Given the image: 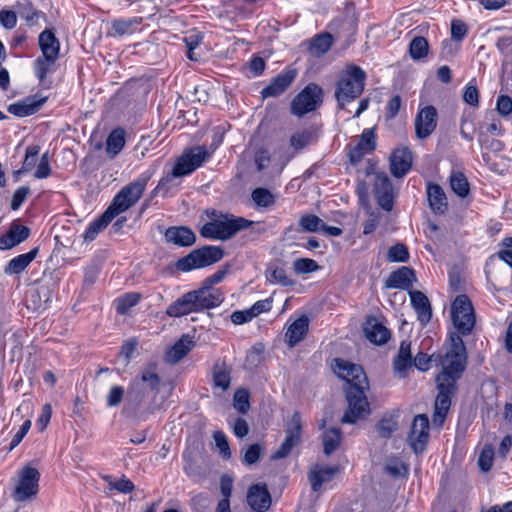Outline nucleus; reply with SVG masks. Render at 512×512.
Instances as JSON below:
<instances>
[{"label": "nucleus", "instance_id": "5", "mask_svg": "<svg viewBox=\"0 0 512 512\" xmlns=\"http://www.w3.org/2000/svg\"><path fill=\"white\" fill-rule=\"evenodd\" d=\"M152 175L151 171H145L134 181L125 185L115 195L108 209L112 210L114 215L117 216L134 206L143 195Z\"/></svg>", "mask_w": 512, "mask_h": 512}, {"label": "nucleus", "instance_id": "13", "mask_svg": "<svg viewBox=\"0 0 512 512\" xmlns=\"http://www.w3.org/2000/svg\"><path fill=\"white\" fill-rule=\"evenodd\" d=\"M333 369L338 377L346 380L349 386L369 388L367 376L360 365L341 358L334 359Z\"/></svg>", "mask_w": 512, "mask_h": 512}, {"label": "nucleus", "instance_id": "57", "mask_svg": "<svg viewBox=\"0 0 512 512\" xmlns=\"http://www.w3.org/2000/svg\"><path fill=\"white\" fill-rule=\"evenodd\" d=\"M262 451L263 448L258 443L249 445L244 452L242 461L247 465H253L259 461Z\"/></svg>", "mask_w": 512, "mask_h": 512}, {"label": "nucleus", "instance_id": "8", "mask_svg": "<svg viewBox=\"0 0 512 512\" xmlns=\"http://www.w3.org/2000/svg\"><path fill=\"white\" fill-rule=\"evenodd\" d=\"M451 316L457 334L469 335L475 325V312L469 297L465 294L458 295L451 306Z\"/></svg>", "mask_w": 512, "mask_h": 512}, {"label": "nucleus", "instance_id": "40", "mask_svg": "<svg viewBox=\"0 0 512 512\" xmlns=\"http://www.w3.org/2000/svg\"><path fill=\"white\" fill-rule=\"evenodd\" d=\"M412 354H411V343L408 341H402L400 344L399 352L394 359V369L401 376H404L407 368L412 366Z\"/></svg>", "mask_w": 512, "mask_h": 512}, {"label": "nucleus", "instance_id": "47", "mask_svg": "<svg viewBox=\"0 0 512 512\" xmlns=\"http://www.w3.org/2000/svg\"><path fill=\"white\" fill-rule=\"evenodd\" d=\"M251 198L257 207L268 208L275 204V196L266 188H256Z\"/></svg>", "mask_w": 512, "mask_h": 512}, {"label": "nucleus", "instance_id": "64", "mask_svg": "<svg viewBox=\"0 0 512 512\" xmlns=\"http://www.w3.org/2000/svg\"><path fill=\"white\" fill-rule=\"evenodd\" d=\"M39 152L40 147L38 145H31L27 147L25 159L22 165L23 171H29L34 167L35 158L38 156Z\"/></svg>", "mask_w": 512, "mask_h": 512}, {"label": "nucleus", "instance_id": "63", "mask_svg": "<svg viewBox=\"0 0 512 512\" xmlns=\"http://www.w3.org/2000/svg\"><path fill=\"white\" fill-rule=\"evenodd\" d=\"M193 512H209V497L204 493H199L191 499Z\"/></svg>", "mask_w": 512, "mask_h": 512}, {"label": "nucleus", "instance_id": "35", "mask_svg": "<svg viewBox=\"0 0 512 512\" xmlns=\"http://www.w3.org/2000/svg\"><path fill=\"white\" fill-rule=\"evenodd\" d=\"M131 382L144 385L149 387V389L159 392L161 378L157 372V365L155 363H150L143 368L141 372L131 380Z\"/></svg>", "mask_w": 512, "mask_h": 512}, {"label": "nucleus", "instance_id": "4", "mask_svg": "<svg viewBox=\"0 0 512 512\" xmlns=\"http://www.w3.org/2000/svg\"><path fill=\"white\" fill-rule=\"evenodd\" d=\"M449 340L450 349L445 355V358L442 362L443 369L438 376H444L446 380L453 379V382L457 383L466 368V347L462 337L459 334L451 333Z\"/></svg>", "mask_w": 512, "mask_h": 512}, {"label": "nucleus", "instance_id": "36", "mask_svg": "<svg viewBox=\"0 0 512 512\" xmlns=\"http://www.w3.org/2000/svg\"><path fill=\"white\" fill-rule=\"evenodd\" d=\"M38 247L32 249L28 253L18 255L11 259L4 268L7 275H15L23 272L28 265L36 258L38 254Z\"/></svg>", "mask_w": 512, "mask_h": 512}, {"label": "nucleus", "instance_id": "46", "mask_svg": "<svg viewBox=\"0 0 512 512\" xmlns=\"http://www.w3.org/2000/svg\"><path fill=\"white\" fill-rule=\"evenodd\" d=\"M141 299V294L136 292L126 293L121 297H118L114 302L116 311L120 315H125L130 308L138 304Z\"/></svg>", "mask_w": 512, "mask_h": 512}, {"label": "nucleus", "instance_id": "2", "mask_svg": "<svg viewBox=\"0 0 512 512\" xmlns=\"http://www.w3.org/2000/svg\"><path fill=\"white\" fill-rule=\"evenodd\" d=\"M158 393L144 385L130 382L123 411L130 416L145 420L158 409L156 404Z\"/></svg>", "mask_w": 512, "mask_h": 512}, {"label": "nucleus", "instance_id": "38", "mask_svg": "<svg viewBox=\"0 0 512 512\" xmlns=\"http://www.w3.org/2000/svg\"><path fill=\"white\" fill-rule=\"evenodd\" d=\"M116 216L110 209H106V211L96 220H94L87 228L84 233L85 241H93L100 231L108 226V224L115 218Z\"/></svg>", "mask_w": 512, "mask_h": 512}, {"label": "nucleus", "instance_id": "54", "mask_svg": "<svg viewBox=\"0 0 512 512\" xmlns=\"http://www.w3.org/2000/svg\"><path fill=\"white\" fill-rule=\"evenodd\" d=\"M463 100L465 103L472 107L479 105V91L477 89L475 80L470 81L464 88Z\"/></svg>", "mask_w": 512, "mask_h": 512}, {"label": "nucleus", "instance_id": "9", "mask_svg": "<svg viewBox=\"0 0 512 512\" xmlns=\"http://www.w3.org/2000/svg\"><path fill=\"white\" fill-rule=\"evenodd\" d=\"M438 395L435 399L432 421L437 426H442L451 405V397L457 391L456 382L446 380L444 376L436 377Z\"/></svg>", "mask_w": 512, "mask_h": 512}, {"label": "nucleus", "instance_id": "12", "mask_svg": "<svg viewBox=\"0 0 512 512\" xmlns=\"http://www.w3.org/2000/svg\"><path fill=\"white\" fill-rule=\"evenodd\" d=\"M39 471L31 466H25L19 473V481L13 492L16 502H23L38 492Z\"/></svg>", "mask_w": 512, "mask_h": 512}, {"label": "nucleus", "instance_id": "62", "mask_svg": "<svg viewBox=\"0 0 512 512\" xmlns=\"http://www.w3.org/2000/svg\"><path fill=\"white\" fill-rule=\"evenodd\" d=\"M269 280L273 283L281 284L282 286L292 285V281L287 276L285 269L281 267H275L270 270Z\"/></svg>", "mask_w": 512, "mask_h": 512}, {"label": "nucleus", "instance_id": "55", "mask_svg": "<svg viewBox=\"0 0 512 512\" xmlns=\"http://www.w3.org/2000/svg\"><path fill=\"white\" fill-rule=\"evenodd\" d=\"M249 393L245 389H239L234 394V408L242 414L249 410Z\"/></svg>", "mask_w": 512, "mask_h": 512}, {"label": "nucleus", "instance_id": "56", "mask_svg": "<svg viewBox=\"0 0 512 512\" xmlns=\"http://www.w3.org/2000/svg\"><path fill=\"white\" fill-rule=\"evenodd\" d=\"M494 449L492 446H485L478 458V465L481 471L488 472L493 465Z\"/></svg>", "mask_w": 512, "mask_h": 512}, {"label": "nucleus", "instance_id": "58", "mask_svg": "<svg viewBox=\"0 0 512 512\" xmlns=\"http://www.w3.org/2000/svg\"><path fill=\"white\" fill-rule=\"evenodd\" d=\"M213 438L222 458L229 459L231 457V451L226 435L222 431H216Z\"/></svg>", "mask_w": 512, "mask_h": 512}, {"label": "nucleus", "instance_id": "11", "mask_svg": "<svg viewBox=\"0 0 512 512\" xmlns=\"http://www.w3.org/2000/svg\"><path fill=\"white\" fill-rule=\"evenodd\" d=\"M301 432V415L298 411H295L287 424V428L285 430V440L279 449L271 455L270 459L276 461L286 458L291 453L292 449L299 444L301 439Z\"/></svg>", "mask_w": 512, "mask_h": 512}, {"label": "nucleus", "instance_id": "52", "mask_svg": "<svg viewBox=\"0 0 512 512\" xmlns=\"http://www.w3.org/2000/svg\"><path fill=\"white\" fill-rule=\"evenodd\" d=\"M293 269L297 274H308L319 269L317 262L310 258H299L294 261Z\"/></svg>", "mask_w": 512, "mask_h": 512}, {"label": "nucleus", "instance_id": "33", "mask_svg": "<svg viewBox=\"0 0 512 512\" xmlns=\"http://www.w3.org/2000/svg\"><path fill=\"white\" fill-rule=\"evenodd\" d=\"M192 312H198L192 291L185 293L174 301L166 311L170 317H181Z\"/></svg>", "mask_w": 512, "mask_h": 512}, {"label": "nucleus", "instance_id": "29", "mask_svg": "<svg viewBox=\"0 0 512 512\" xmlns=\"http://www.w3.org/2000/svg\"><path fill=\"white\" fill-rule=\"evenodd\" d=\"M363 330L366 338L377 345L385 344L390 338L389 330L372 316L367 318Z\"/></svg>", "mask_w": 512, "mask_h": 512}, {"label": "nucleus", "instance_id": "20", "mask_svg": "<svg viewBox=\"0 0 512 512\" xmlns=\"http://www.w3.org/2000/svg\"><path fill=\"white\" fill-rule=\"evenodd\" d=\"M412 153L408 148H397L390 156V172L395 178L404 177L411 169Z\"/></svg>", "mask_w": 512, "mask_h": 512}, {"label": "nucleus", "instance_id": "39", "mask_svg": "<svg viewBox=\"0 0 512 512\" xmlns=\"http://www.w3.org/2000/svg\"><path fill=\"white\" fill-rule=\"evenodd\" d=\"M339 471L338 466H327L309 473V481L313 491H318L321 486L330 481Z\"/></svg>", "mask_w": 512, "mask_h": 512}, {"label": "nucleus", "instance_id": "49", "mask_svg": "<svg viewBox=\"0 0 512 512\" xmlns=\"http://www.w3.org/2000/svg\"><path fill=\"white\" fill-rule=\"evenodd\" d=\"M322 225V219L314 214H305L299 219V226L306 232H317L321 229Z\"/></svg>", "mask_w": 512, "mask_h": 512}, {"label": "nucleus", "instance_id": "31", "mask_svg": "<svg viewBox=\"0 0 512 512\" xmlns=\"http://www.w3.org/2000/svg\"><path fill=\"white\" fill-rule=\"evenodd\" d=\"M427 198L433 213L443 215L448 210V201L442 187L438 184L428 183Z\"/></svg>", "mask_w": 512, "mask_h": 512}, {"label": "nucleus", "instance_id": "43", "mask_svg": "<svg viewBox=\"0 0 512 512\" xmlns=\"http://www.w3.org/2000/svg\"><path fill=\"white\" fill-rule=\"evenodd\" d=\"M342 440L341 430L331 428L323 434V447L326 455L332 454L340 445Z\"/></svg>", "mask_w": 512, "mask_h": 512}, {"label": "nucleus", "instance_id": "26", "mask_svg": "<svg viewBox=\"0 0 512 512\" xmlns=\"http://www.w3.org/2000/svg\"><path fill=\"white\" fill-rule=\"evenodd\" d=\"M232 368L224 360H217L212 367V383L214 391L226 392L231 385Z\"/></svg>", "mask_w": 512, "mask_h": 512}, {"label": "nucleus", "instance_id": "53", "mask_svg": "<svg viewBox=\"0 0 512 512\" xmlns=\"http://www.w3.org/2000/svg\"><path fill=\"white\" fill-rule=\"evenodd\" d=\"M398 428L397 420L393 417H384L377 424V432L383 438H388Z\"/></svg>", "mask_w": 512, "mask_h": 512}, {"label": "nucleus", "instance_id": "24", "mask_svg": "<svg viewBox=\"0 0 512 512\" xmlns=\"http://www.w3.org/2000/svg\"><path fill=\"white\" fill-rule=\"evenodd\" d=\"M164 238L167 243L179 247H190L196 242L195 233L187 226L169 227L164 233Z\"/></svg>", "mask_w": 512, "mask_h": 512}, {"label": "nucleus", "instance_id": "37", "mask_svg": "<svg viewBox=\"0 0 512 512\" xmlns=\"http://www.w3.org/2000/svg\"><path fill=\"white\" fill-rule=\"evenodd\" d=\"M57 59L52 57L39 56L34 61V72L39 80V84L44 88H49L47 75L55 70Z\"/></svg>", "mask_w": 512, "mask_h": 512}, {"label": "nucleus", "instance_id": "30", "mask_svg": "<svg viewBox=\"0 0 512 512\" xmlns=\"http://www.w3.org/2000/svg\"><path fill=\"white\" fill-rule=\"evenodd\" d=\"M195 342L192 337L187 334L182 337L167 350L165 354V361L168 364L174 365L182 360L194 347Z\"/></svg>", "mask_w": 512, "mask_h": 512}, {"label": "nucleus", "instance_id": "3", "mask_svg": "<svg viewBox=\"0 0 512 512\" xmlns=\"http://www.w3.org/2000/svg\"><path fill=\"white\" fill-rule=\"evenodd\" d=\"M366 73L359 66H349L337 82L335 97L340 109L358 98L365 86Z\"/></svg>", "mask_w": 512, "mask_h": 512}, {"label": "nucleus", "instance_id": "15", "mask_svg": "<svg viewBox=\"0 0 512 512\" xmlns=\"http://www.w3.org/2000/svg\"><path fill=\"white\" fill-rule=\"evenodd\" d=\"M210 156L205 146H196L184 153L174 165V175H188Z\"/></svg>", "mask_w": 512, "mask_h": 512}, {"label": "nucleus", "instance_id": "50", "mask_svg": "<svg viewBox=\"0 0 512 512\" xmlns=\"http://www.w3.org/2000/svg\"><path fill=\"white\" fill-rule=\"evenodd\" d=\"M104 479L108 483L110 490H117L121 493L127 494L135 489L133 482L125 476L118 480H113L110 476H106Z\"/></svg>", "mask_w": 512, "mask_h": 512}, {"label": "nucleus", "instance_id": "6", "mask_svg": "<svg viewBox=\"0 0 512 512\" xmlns=\"http://www.w3.org/2000/svg\"><path fill=\"white\" fill-rule=\"evenodd\" d=\"M224 255V250L220 246L205 245L178 259L175 267L179 271L188 272L213 265L222 260Z\"/></svg>", "mask_w": 512, "mask_h": 512}, {"label": "nucleus", "instance_id": "45", "mask_svg": "<svg viewBox=\"0 0 512 512\" xmlns=\"http://www.w3.org/2000/svg\"><path fill=\"white\" fill-rule=\"evenodd\" d=\"M450 186L452 191L461 198L469 194L470 187L466 176L461 172H454L450 176Z\"/></svg>", "mask_w": 512, "mask_h": 512}, {"label": "nucleus", "instance_id": "18", "mask_svg": "<svg viewBox=\"0 0 512 512\" xmlns=\"http://www.w3.org/2000/svg\"><path fill=\"white\" fill-rule=\"evenodd\" d=\"M297 77L295 69H287L272 79L271 83L262 91V98L278 97L283 94Z\"/></svg>", "mask_w": 512, "mask_h": 512}, {"label": "nucleus", "instance_id": "34", "mask_svg": "<svg viewBox=\"0 0 512 512\" xmlns=\"http://www.w3.org/2000/svg\"><path fill=\"white\" fill-rule=\"evenodd\" d=\"M38 43L42 52L41 56L59 58L60 42L52 30L42 31L38 37Z\"/></svg>", "mask_w": 512, "mask_h": 512}, {"label": "nucleus", "instance_id": "17", "mask_svg": "<svg viewBox=\"0 0 512 512\" xmlns=\"http://www.w3.org/2000/svg\"><path fill=\"white\" fill-rule=\"evenodd\" d=\"M429 439V419L425 414H419L415 416L411 430L408 435V441L417 454L422 453L425 450L426 444Z\"/></svg>", "mask_w": 512, "mask_h": 512}, {"label": "nucleus", "instance_id": "27", "mask_svg": "<svg viewBox=\"0 0 512 512\" xmlns=\"http://www.w3.org/2000/svg\"><path fill=\"white\" fill-rule=\"evenodd\" d=\"M409 296L418 321L422 326L427 325L432 318V308L429 299L423 292L417 290H410Z\"/></svg>", "mask_w": 512, "mask_h": 512}, {"label": "nucleus", "instance_id": "60", "mask_svg": "<svg viewBox=\"0 0 512 512\" xmlns=\"http://www.w3.org/2000/svg\"><path fill=\"white\" fill-rule=\"evenodd\" d=\"M468 28L467 25L459 20L454 19L451 22V40L456 42H461L467 35Z\"/></svg>", "mask_w": 512, "mask_h": 512}, {"label": "nucleus", "instance_id": "21", "mask_svg": "<svg viewBox=\"0 0 512 512\" xmlns=\"http://www.w3.org/2000/svg\"><path fill=\"white\" fill-rule=\"evenodd\" d=\"M197 311L218 307L224 301V295L220 289L200 287L193 290Z\"/></svg>", "mask_w": 512, "mask_h": 512}, {"label": "nucleus", "instance_id": "23", "mask_svg": "<svg viewBox=\"0 0 512 512\" xmlns=\"http://www.w3.org/2000/svg\"><path fill=\"white\" fill-rule=\"evenodd\" d=\"M319 138V129L310 125L308 127L298 129L290 136V146L293 148L295 153L302 151L308 146L316 143Z\"/></svg>", "mask_w": 512, "mask_h": 512}, {"label": "nucleus", "instance_id": "51", "mask_svg": "<svg viewBox=\"0 0 512 512\" xmlns=\"http://www.w3.org/2000/svg\"><path fill=\"white\" fill-rule=\"evenodd\" d=\"M387 260L390 262H407L409 260L408 248L401 243L391 246L387 253Z\"/></svg>", "mask_w": 512, "mask_h": 512}, {"label": "nucleus", "instance_id": "14", "mask_svg": "<svg viewBox=\"0 0 512 512\" xmlns=\"http://www.w3.org/2000/svg\"><path fill=\"white\" fill-rule=\"evenodd\" d=\"M374 167L367 169V174L373 173ZM374 194L378 205L385 211L393 209L394 191L391 180L385 172H374Z\"/></svg>", "mask_w": 512, "mask_h": 512}, {"label": "nucleus", "instance_id": "48", "mask_svg": "<svg viewBox=\"0 0 512 512\" xmlns=\"http://www.w3.org/2000/svg\"><path fill=\"white\" fill-rule=\"evenodd\" d=\"M332 45V37L328 33H323L320 35H317L312 40V43L310 45V51L313 54H324L326 53Z\"/></svg>", "mask_w": 512, "mask_h": 512}, {"label": "nucleus", "instance_id": "1", "mask_svg": "<svg viewBox=\"0 0 512 512\" xmlns=\"http://www.w3.org/2000/svg\"><path fill=\"white\" fill-rule=\"evenodd\" d=\"M209 219L199 230L200 235L209 240L227 241L237 233L249 228L253 222L233 214L222 213L215 209L206 210Z\"/></svg>", "mask_w": 512, "mask_h": 512}, {"label": "nucleus", "instance_id": "16", "mask_svg": "<svg viewBox=\"0 0 512 512\" xmlns=\"http://www.w3.org/2000/svg\"><path fill=\"white\" fill-rule=\"evenodd\" d=\"M438 122L437 109L432 105L419 109L415 120V134L418 139H427L436 129Z\"/></svg>", "mask_w": 512, "mask_h": 512}, {"label": "nucleus", "instance_id": "7", "mask_svg": "<svg viewBox=\"0 0 512 512\" xmlns=\"http://www.w3.org/2000/svg\"><path fill=\"white\" fill-rule=\"evenodd\" d=\"M369 388L348 386L346 389V400L348 408L341 418L344 424H355L358 420L364 419L370 414V405L366 396Z\"/></svg>", "mask_w": 512, "mask_h": 512}, {"label": "nucleus", "instance_id": "42", "mask_svg": "<svg viewBox=\"0 0 512 512\" xmlns=\"http://www.w3.org/2000/svg\"><path fill=\"white\" fill-rule=\"evenodd\" d=\"M141 20L138 18L131 19H118L111 23V30L108 32L109 36H123L132 33L135 26L140 24Z\"/></svg>", "mask_w": 512, "mask_h": 512}, {"label": "nucleus", "instance_id": "25", "mask_svg": "<svg viewBox=\"0 0 512 512\" xmlns=\"http://www.w3.org/2000/svg\"><path fill=\"white\" fill-rule=\"evenodd\" d=\"M416 281L415 271L407 266L393 271L385 281V288L411 290L413 282Z\"/></svg>", "mask_w": 512, "mask_h": 512}, {"label": "nucleus", "instance_id": "32", "mask_svg": "<svg viewBox=\"0 0 512 512\" xmlns=\"http://www.w3.org/2000/svg\"><path fill=\"white\" fill-rule=\"evenodd\" d=\"M309 329V319L306 315H302L293 321L287 328L285 337L289 347L296 346L306 336Z\"/></svg>", "mask_w": 512, "mask_h": 512}, {"label": "nucleus", "instance_id": "61", "mask_svg": "<svg viewBox=\"0 0 512 512\" xmlns=\"http://www.w3.org/2000/svg\"><path fill=\"white\" fill-rule=\"evenodd\" d=\"M496 109L501 116L510 117L512 115V98L508 95H499Z\"/></svg>", "mask_w": 512, "mask_h": 512}, {"label": "nucleus", "instance_id": "44", "mask_svg": "<svg viewBox=\"0 0 512 512\" xmlns=\"http://www.w3.org/2000/svg\"><path fill=\"white\" fill-rule=\"evenodd\" d=\"M429 51L428 41L422 36L414 37L409 44V53L413 60L425 58Z\"/></svg>", "mask_w": 512, "mask_h": 512}, {"label": "nucleus", "instance_id": "19", "mask_svg": "<svg viewBox=\"0 0 512 512\" xmlns=\"http://www.w3.org/2000/svg\"><path fill=\"white\" fill-rule=\"evenodd\" d=\"M247 503L256 512H265L271 506V495L266 484H254L247 493Z\"/></svg>", "mask_w": 512, "mask_h": 512}, {"label": "nucleus", "instance_id": "59", "mask_svg": "<svg viewBox=\"0 0 512 512\" xmlns=\"http://www.w3.org/2000/svg\"><path fill=\"white\" fill-rule=\"evenodd\" d=\"M375 134L372 129H365L358 142V146L370 153L376 148Z\"/></svg>", "mask_w": 512, "mask_h": 512}, {"label": "nucleus", "instance_id": "10", "mask_svg": "<svg viewBox=\"0 0 512 512\" xmlns=\"http://www.w3.org/2000/svg\"><path fill=\"white\" fill-rule=\"evenodd\" d=\"M323 91L314 84H308L300 93H298L291 102V113L302 117L305 114L316 110L322 103Z\"/></svg>", "mask_w": 512, "mask_h": 512}, {"label": "nucleus", "instance_id": "22", "mask_svg": "<svg viewBox=\"0 0 512 512\" xmlns=\"http://www.w3.org/2000/svg\"><path fill=\"white\" fill-rule=\"evenodd\" d=\"M46 97L38 95L28 96L22 100L12 103L8 106L7 111L17 117H26L35 114L40 110L46 102Z\"/></svg>", "mask_w": 512, "mask_h": 512}, {"label": "nucleus", "instance_id": "28", "mask_svg": "<svg viewBox=\"0 0 512 512\" xmlns=\"http://www.w3.org/2000/svg\"><path fill=\"white\" fill-rule=\"evenodd\" d=\"M30 235L27 226L13 222L8 232L0 237V250L11 249L25 241Z\"/></svg>", "mask_w": 512, "mask_h": 512}, {"label": "nucleus", "instance_id": "41", "mask_svg": "<svg viewBox=\"0 0 512 512\" xmlns=\"http://www.w3.org/2000/svg\"><path fill=\"white\" fill-rule=\"evenodd\" d=\"M124 145L125 131L121 128H116L107 137L106 152L113 158L121 152Z\"/></svg>", "mask_w": 512, "mask_h": 512}]
</instances>
